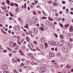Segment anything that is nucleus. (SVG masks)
I'll use <instances>...</instances> for the list:
<instances>
[{"label": "nucleus", "instance_id": "nucleus-15", "mask_svg": "<svg viewBox=\"0 0 73 73\" xmlns=\"http://www.w3.org/2000/svg\"><path fill=\"white\" fill-rule=\"evenodd\" d=\"M40 40H41V42H45V38H41L40 39Z\"/></svg>", "mask_w": 73, "mask_h": 73}, {"label": "nucleus", "instance_id": "nucleus-53", "mask_svg": "<svg viewBox=\"0 0 73 73\" xmlns=\"http://www.w3.org/2000/svg\"><path fill=\"white\" fill-rule=\"evenodd\" d=\"M17 60L18 62H20V59L18 58Z\"/></svg>", "mask_w": 73, "mask_h": 73}, {"label": "nucleus", "instance_id": "nucleus-64", "mask_svg": "<svg viewBox=\"0 0 73 73\" xmlns=\"http://www.w3.org/2000/svg\"><path fill=\"white\" fill-rule=\"evenodd\" d=\"M9 19H10V20H12L13 19H12V18H11V17H10L9 18Z\"/></svg>", "mask_w": 73, "mask_h": 73}, {"label": "nucleus", "instance_id": "nucleus-40", "mask_svg": "<svg viewBox=\"0 0 73 73\" xmlns=\"http://www.w3.org/2000/svg\"><path fill=\"white\" fill-rule=\"evenodd\" d=\"M31 65H34V64H35V62H32L31 63Z\"/></svg>", "mask_w": 73, "mask_h": 73}, {"label": "nucleus", "instance_id": "nucleus-45", "mask_svg": "<svg viewBox=\"0 0 73 73\" xmlns=\"http://www.w3.org/2000/svg\"><path fill=\"white\" fill-rule=\"evenodd\" d=\"M18 20L20 21H21V18H18Z\"/></svg>", "mask_w": 73, "mask_h": 73}, {"label": "nucleus", "instance_id": "nucleus-4", "mask_svg": "<svg viewBox=\"0 0 73 73\" xmlns=\"http://www.w3.org/2000/svg\"><path fill=\"white\" fill-rule=\"evenodd\" d=\"M1 68H3L5 70H7L8 69V66L7 65H2L1 66Z\"/></svg>", "mask_w": 73, "mask_h": 73}, {"label": "nucleus", "instance_id": "nucleus-11", "mask_svg": "<svg viewBox=\"0 0 73 73\" xmlns=\"http://www.w3.org/2000/svg\"><path fill=\"white\" fill-rule=\"evenodd\" d=\"M29 48H30V49H31V50H32L35 51V50H36V49H35V50L32 49L33 48V45L31 46H29Z\"/></svg>", "mask_w": 73, "mask_h": 73}, {"label": "nucleus", "instance_id": "nucleus-26", "mask_svg": "<svg viewBox=\"0 0 73 73\" xmlns=\"http://www.w3.org/2000/svg\"><path fill=\"white\" fill-rule=\"evenodd\" d=\"M15 11L16 12H19V8H17V9Z\"/></svg>", "mask_w": 73, "mask_h": 73}, {"label": "nucleus", "instance_id": "nucleus-52", "mask_svg": "<svg viewBox=\"0 0 73 73\" xmlns=\"http://www.w3.org/2000/svg\"><path fill=\"white\" fill-rule=\"evenodd\" d=\"M55 15L56 16H58V13H56L55 14Z\"/></svg>", "mask_w": 73, "mask_h": 73}, {"label": "nucleus", "instance_id": "nucleus-14", "mask_svg": "<svg viewBox=\"0 0 73 73\" xmlns=\"http://www.w3.org/2000/svg\"><path fill=\"white\" fill-rule=\"evenodd\" d=\"M26 40L27 41V42H29V41H30V39H29V38L28 37V36H27L26 38Z\"/></svg>", "mask_w": 73, "mask_h": 73}, {"label": "nucleus", "instance_id": "nucleus-21", "mask_svg": "<svg viewBox=\"0 0 73 73\" xmlns=\"http://www.w3.org/2000/svg\"><path fill=\"white\" fill-rule=\"evenodd\" d=\"M68 45L69 46V47H70V48H71V47H72V44H71V43H70L68 42Z\"/></svg>", "mask_w": 73, "mask_h": 73}, {"label": "nucleus", "instance_id": "nucleus-16", "mask_svg": "<svg viewBox=\"0 0 73 73\" xmlns=\"http://www.w3.org/2000/svg\"><path fill=\"white\" fill-rule=\"evenodd\" d=\"M60 38L61 39H63L64 38V36L63 35H60Z\"/></svg>", "mask_w": 73, "mask_h": 73}, {"label": "nucleus", "instance_id": "nucleus-54", "mask_svg": "<svg viewBox=\"0 0 73 73\" xmlns=\"http://www.w3.org/2000/svg\"><path fill=\"white\" fill-rule=\"evenodd\" d=\"M21 66H24V64L23 63H22L21 64Z\"/></svg>", "mask_w": 73, "mask_h": 73}, {"label": "nucleus", "instance_id": "nucleus-36", "mask_svg": "<svg viewBox=\"0 0 73 73\" xmlns=\"http://www.w3.org/2000/svg\"><path fill=\"white\" fill-rule=\"evenodd\" d=\"M57 46H60V43H58L56 44Z\"/></svg>", "mask_w": 73, "mask_h": 73}, {"label": "nucleus", "instance_id": "nucleus-41", "mask_svg": "<svg viewBox=\"0 0 73 73\" xmlns=\"http://www.w3.org/2000/svg\"><path fill=\"white\" fill-rule=\"evenodd\" d=\"M25 28H28V25L26 24V26H25Z\"/></svg>", "mask_w": 73, "mask_h": 73}, {"label": "nucleus", "instance_id": "nucleus-33", "mask_svg": "<svg viewBox=\"0 0 73 73\" xmlns=\"http://www.w3.org/2000/svg\"><path fill=\"white\" fill-rule=\"evenodd\" d=\"M32 45H33L31 43H30L29 44V46H31Z\"/></svg>", "mask_w": 73, "mask_h": 73}, {"label": "nucleus", "instance_id": "nucleus-25", "mask_svg": "<svg viewBox=\"0 0 73 73\" xmlns=\"http://www.w3.org/2000/svg\"><path fill=\"white\" fill-rule=\"evenodd\" d=\"M7 4H8V5H9V3H10V1L9 0H7Z\"/></svg>", "mask_w": 73, "mask_h": 73}, {"label": "nucleus", "instance_id": "nucleus-20", "mask_svg": "<svg viewBox=\"0 0 73 73\" xmlns=\"http://www.w3.org/2000/svg\"><path fill=\"white\" fill-rule=\"evenodd\" d=\"M18 58L17 56H15V58L12 59V60H17Z\"/></svg>", "mask_w": 73, "mask_h": 73}, {"label": "nucleus", "instance_id": "nucleus-2", "mask_svg": "<svg viewBox=\"0 0 73 73\" xmlns=\"http://www.w3.org/2000/svg\"><path fill=\"white\" fill-rule=\"evenodd\" d=\"M62 50L65 53H67L68 51V48L66 46H63L61 47Z\"/></svg>", "mask_w": 73, "mask_h": 73}, {"label": "nucleus", "instance_id": "nucleus-44", "mask_svg": "<svg viewBox=\"0 0 73 73\" xmlns=\"http://www.w3.org/2000/svg\"><path fill=\"white\" fill-rule=\"evenodd\" d=\"M70 41L72 42L73 41V39L72 38H70L69 40Z\"/></svg>", "mask_w": 73, "mask_h": 73}, {"label": "nucleus", "instance_id": "nucleus-47", "mask_svg": "<svg viewBox=\"0 0 73 73\" xmlns=\"http://www.w3.org/2000/svg\"><path fill=\"white\" fill-rule=\"evenodd\" d=\"M15 5H16L17 7H18V5L17 3H15Z\"/></svg>", "mask_w": 73, "mask_h": 73}, {"label": "nucleus", "instance_id": "nucleus-23", "mask_svg": "<svg viewBox=\"0 0 73 73\" xmlns=\"http://www.w3.org/2000/svg\"><path fill=\"white\" fill-rule=\"evenodd\" d=\"M69 27V24H67L66 25H65V27L66 28H68Z\"/></svg>", "mask_w": 73, "mask_h": 73}, {"label": "nucleus", "instance_id": "nucleus-55", "mask_svg": "<svg viewBox=\"0 0 73 73\" xmlns=\"http://www.w3.org/2000/svg\"><path fill=\"white\" fill-rule=\"evenodd\" d=\"M35 39H36V40H38V39H39V38L38 37H35Z\"/></svg>", "mask_w": 73, "mask_h": 73}, {"label": "nucleus", "instance_id": "nucleus-10", "mask_svg": "<svg viewBox=\"0 0 73 73\" xmlns=\"http://www.w3.org/2000/svg\"><path fill=\"white\" fill-rule=\"evenodd\" d=\"M69 31L71 32H72V31H73V27L72 26H71L70 28L69 29Z\"/></svg>", "mask_w": 73, "mask_h": 73}, {"label": "nucleus", "instance_id": "nucleus-28", "mask_svg": "<svg viewBox=\"0 0 73 73\" xmlns=\"http://www.w3.org/2000/svg\"><path fill=\"white\" fill-rule=\"evenodd\" d=\"M10 5L11 6H14L15 5H14V3H11V4Z\"/></svg>", "mask_w": 73, "mask_h": 73}, {"label": "nucleus", "instance_id": "nucleus-62", "mask_svg": "<svg viewBox=\"0 0 73 73\" xmlns=\"http://www.w3.org/2000/svg\"><path fill=\"white\" fill-rule=\"evenodd\" d=\"M22 69H20L19 70V71L20 72H22Z\"/></svg>", "mask_w": 73, "mask_h": 73}, {"label": "nucleus", "instance_id": "nucleus-3", "mask_svg": "<svg viewBox=\"0 0 73 73\" xmlns=\"http://www.w3.org/2000/svg\"><path fill=\"white\" fill-rule=\"evenodd\" d=\"M13 29L15 31H19L20 29V27H19V26L18 25L15 26L13 27Z\"/></svg>", "mask_w": 73, "mask_h": 73}, {"label": "nucleus", "instance_id": "nucleus-32", "mask_svg": "<svg viewBox=\"0 0 73 73\" xmlns=\"http://www.w3.org/2000/svg\"><path fill=\"white\" fill-rule=\"evenodd\" d=\"M66 67L67 68H70V66H69V65H67V66H66Z\"/></svg>", "mask_w": 73, "mask_h": 73}, {"label": "nucleus", "instance_id": "nucleus-8", "mask_svg": "<svg viewBox=\"0 0 73 73\" xmlns=\"http://www.w3.org/2000/svg\"><path fill=\"white\" fill-rule=\"evenodd\" d=\"M49 55L50 57H54V54L53 53H50Z\"/></svg>", "mask_w": 73, "mask_h": 73}, {"label": "nucleus", "instance_id": "nucleus-5", "mask_svg": "<svg viewBox=\"0 0 73 73\" xmlns=\"http://www.w3.org/2000/svg\"><path fill=\"white\" fill-rule=\"evenodd\" d=\"M9 44L11 46H13V47H15L16 46V43L15 42L13 43L12 42H10Z\"/></svg>", "mask_w": 73, "mask_h": 73}, {"label": "nucleus", "instance_id": "nucleus-22", "mask_svg": "<svg viewBox=\"0 0 73 73\" xmlns=\"http://www.w3.org/2000/svg\"><path fill=\"white\" fill-rule=\"evenodd\" d=\"M15 49L16 50H18V49H19V45H17L16 47L15 48Z\"/></svg>", "mask_w": 73, "mask_h": 73}, {"label": "nucleus", "instance_id": "nucleus-17", "mask_svg": "<svg viewBox=\"0 0 73 73\" xmlns=\"http://www.w3.org/2000/svg\"><path fill=\"white\" fill-rule=\"evenodd\" d=\"M56 56L58 57H61V54L60 53L57 54H56Z\"/></svg>", "mask_w": 73, "mask_h": 73}, {"label": "nucleus", "instance_id": "nucleus-1", "mask_svg": "<svg viewBox=\"0 0 73 73\" xmlns=\"http://www.w3.org/2000/svg\"><path fill=\"white\" fill-rule=\"evenodd\" d=\"M46 70V67H40L39 68V71L40 73H44Z\"/></svg>", "mask_w": 73, "mask_h": 73}, {"label": "nucleus", "instance_id": "nucleus-58", "mask_svg": "<svg viewBox=\"0 0 73 73\" xmlns=\"http://www.w3.org/2000/svg\"><path fill=\"white\" fill-rule=\"evenodd\" d=\"M51 50H54V48H51Z\"/></svg>", "mask_w": 73, "mask_h": 73}, {"label": "nucleus", "instance_id": "nucleus-27", "mask_svg": "<svg viewBox=\"0 0 73 73\" xmlns=\"http://www.w3.org/2000/svg\"><path fill=\"white\" fill-rule=\"evenodd\" d=\"M45 48H46L48 47V44L46 43H45Z\"/></svg>", "mask_w": 73, "mask_h": 73}, {"label": "nucleus", "instance_id": "nucleus-6", "mask_svg": "<svg viewBox=\"0 0 73 73\" xmlns=\"http://www.w3.org/2000/svg\"><path fill=\"white\" fill-rule=\"evenodd\" d=\"M32 21L33 23H34V24L36 23L37 21V18L32 19Z\"/></svg>", "mask_w": 73, "mask_h": 73}, {"label": "nucleus", "instance_id": "nucleus-31", "mask_svg": "<svg viewBox=\"0 0 73 73\" xmlns=\"http://www.w3.org/2000/svg\"><path fill=\"white\" fill-rule=\"evenodd\" d=\"M62 3L63 4H66V2L65 1H62Z\"/></svg>", "mask_w": 73, "mask_h": 73}, {"label": "nucleus", "instance_id": "nucleus-63", "mask_svg": "<svg viewBox=\"0 0 73 73\" xmlns=\"http://www.w3.org/2000/svg\"><path fill=\"white\" fill-rule=\"evenodd\" d=\"M69 36H72V34L71 33H70L69 34Z\"/></svg>", "mask_w": 73, "mask_h": 73}, {"label": "nucleus", "instance_id": "nucleus-42", "mask_svg": "<svg viewBox=\"0 0 73 73\" xmlns=\"http://www.w3.org/2000/svg\"><path fill=\"white\" fill-rule=\"evenodd\" d=\"M40 54H42V55L44 54V53L43 52H40Z\"/></svg>", "mask_w": 73, "mask_h": 73}, {"label": "nucleus", "instance_id": "nucleus-29", "mask_svg": "<svg viewBox=\"0 0 73 73\" xmlns=\"http://www.w3.org/2000/svg\"><path fill=\"white\" fill-rule=\"evenodd\" d=\"M5 2H3V3H2V5H4V6H5Z\"/></svg>", "mask_w": 73, "mask_h": 73}, {"label": "nucleus", "instance_id": "nucleus-43", "mask_svg": "<svg viewBox=\"0 0 73 73\" xmlns=\"http://www.w3.org/2000/svg\"><path fill=\"white\" fill-rule=\"evenodd\" d=\"M47 3H48V4H51L52 3V2L50 1H48Z\"/></svg>", "mask_w": 73, "mask_h": 73}, {"label": "nucleus", "instance_id": "nucleus-38", "mask_svg": "<svg viewBox=\"0 0 73 73\" xmlns=\"http://www.w3.org/2000/svg\"><path fill=\"white\" fill-rule=\"evenodd\" d=\"M42 19H47V18L46 17H43Z\"/></svg>", "mask_w": 73, "mask_h": 73}, {"label": "nucleus", "instance_id": "nucleus-60", "mask_svg": "<svg viewBox=\"0 0 73 73\" xmlns=\"http://www.w3.org/2000/svg\"><path fill=\"white\" fill-rule=\"evenodd\" d=\"M62 20V21H65V18H63Z\"/></svg>", "mask_w": 73, "mask_h": 73}, {"label": "nucleus", "instance_id": "nucleus-7", "mask_svg": "<svg viewBox=\"0 0 73 73\" xmlns=\"http://www.w3.org/2000/svg\"><path fill=\"white\" fill-rule=\"evenodd\" d=\"M27 23L28 24H29L30 25H32V23H31V20L28 19L27 21Z\"/></svg>", "mask_w": 73, "mask_h": 73}, {"label": "nucleus", "instance_id": "nucleus-59", "mask_svg": "<svg viewBox=\"0 0 73 73\" xmlns=\"http://www.w3.org/2000/svg\"><path fill=\"white\" fill-rule=\"evenodd\" d=\"M54 12H55V13L56 12H57V10H54Z\"/></svg>", "mask_w": 73, "mask_h": 73}, {"label": "nucleus", "instance_id": "nucleus-30", "mask_svg": "<svg viewBox=\"0 0 73 73\" xmlns=\"http://www.w3.org/2000/svg\"><path fill=\"white\" fill-rule=\"evenodd\" d=\"M3 50V49H2V47L1 46L0 47V51L1 52Z\"/></svg>", "mask_w": 73, "mask_h": 73}, {"label": "nucleus", "instance_id": "nucleus-56", "mask_svg": "<svg viewBox=\"0 0 73 73\" xmlns=\"http://www.w3.org/2000/svg\"><path fill=\"white\" fill-rule=\"evenodd\" d=\"M7 50H4V51H3V52H4V53H5L6 52H7Z\"/></svg>", "mask_w": 73, "mask_h": 73}, {"label": "nucleus", "instance_id": "nucleus-34", "mask_svg": "<svg viewBox=\"0 0 73 73\" xmlns=\"http://www.w3.org/2000/svg\"><path fill=\"white\" fill-rule=\"evenodd\" d=\"M46 25H49V22H48V21H47L46 22Z\"/></svg>", "mask_w": 73, "mask_h": 73}, {"label": "nucleus", "instance_id": "nucleus-19", "mask_svg": "<svg viewBox=\"0 0 73 73\" xmlns=\"http://www.w3.org/2000/svg\"><path fill=\"white\" fill-rule=\"evenodd\" d=\"M51 43V45H55V44H54V41H52Z\"/></svg>", "mask_w": 73, "mask_h": 73}, {"label": "nucleus", "instance_id": "nucleus-48", "mask_svg": "<svg viewBox=\"0 0 73 73\" xmlns=\"http://www.w3.org/2000/svg\"><path fill=\"white\" fill-rule=\"evenodd\" d=\"M20 54H21V55H23V54H24V53H23V52H21L20 53Z\"/></svg>", "mask_w": 73, "mask_h": 73}, {"label": "nucleus", "instance_id": "nucleus-50", "mask_svg": "<svg viewBox=\"0 0 73 73\" xmlns=\"http://www.w3.org/2000/svg\"><path fill=\"white\" fill-rule=\"evenodd\" d=\"M14 60V62H17V60Z\"/></svg>", "mask_w": 73, "mask_h": 73}, {"label": "nucleus", "instance_id": "nucleus-51", "mask_svg": "<svg viewBox=\"0 0 73 73\" xmlns=\"http://www.w3.org/2000/svg\"><path fill=\"white\" fill-rule=\"evenodd\" d=\"M54 6H56V5H57V3H54Z\"/></svg>", "mask_w": 73, "mask_h": 73}, {"label": "nucleus", "instance_id": "nucleus-24", "mask_svg": "<svg viewBox=\"0 0 73 73\" xmlns=\"http://www.w3.org/2000/svg\"><path fill=\"white\" fill-rule=\"evenodd\" d=\"M48 19H49V20H50V21H53V19H52L51 18H50V17H48Z\"/></svg>", "mask_w": 73, "mask_h": 73}, {"label": "nucleus", "instance_id": "nucleus-61", "mask_svg": "<svg viewBox=\"0 0 73 73\" xmlns=\"http://www.w3.org/2000/svg\"><path fill=\"white\" fill-rule=\"evenodd\" d=\"M55 51H57V48L56 47L55 48Z\"/></svg>", "mask_w": 73, "mask_h": 73}, {"label": "nucleus", "instance_id": "nucleus-9", "mask_svg": "<svg viewBox=\"0 0 73 73\" xmlns=\"http://www.w3.org/2000/svg\"><path fill=\"white\" fill-rule=\"evenodd\" d=\"M39 28L40 29L41 31H44L45 30V27H44V26H42L41 27H40Z\"/></svg>", "mask_w": 73, "mask_h": 73}, {"label": "nucleus", "instance_id": "nucleus-18", "mask_svg": "<svg viewBox=\"0 0 73 73\" xmlns=\"http://www.w3.org/2000/svg\"><path fill=\"white\" fill-rule=\"evenodd\" d=\"M22 48L24 50L25 49V46L24 45H22Z\"/></svg>", "mask_w": 73, "mask_h": 73}, {"label": "nucleus", "instance_id": "nucleus-46", "mask_svg": "<svg viewBox=\"0 0 73 73\" xmlns=\"http://www.w3.org/2000/svg\"><path fill=\"white\" fill-rule=\"evenodd\" d=\"M17 40H19L20 39V36H17Z\"/></svg>", "mask_w": 73, "mask_h": 73}, {"label": "nucleus", "instance_id": "nucleus-49", "mask_svg": "<svg viewBox=\"0 0 73 73\" xmlns=\"http://www.w3.org/2000/svg\"><path fill=\"white\" fill-rule=\"evenodd\" d=\"M37 13H38V14H40V13H41V12H40V11H37Z\"/></svg>", "mask_w": 73, "mask_h": 73}, {"label": "nucleus", "instance_id": "nucleus-57", "mask_svg": "<svg viewBox=\"0 0 73 73\" xmlns=\"http://www.w3.org/2000/svg\"><path fill=\"white\" fill-rule=\"evenodd\" d=\"M18 44H19V45H21V42H18Z\"/></svg>", "mask_w": 73, "mask_h": 73}, {"label": "nucleus", "instance_id": "nucleus-35", "mask_svg": "<svg viewBox=\"0 0 73 73\" xmlns=\"http://www.w3.org/2000/svg\"><path fill=\"white\" fill-rule=\"evenodd\" d=\"M9 14H10V15L11 16H12V17L13 16V14H11V13H9Z\"/></svg>", "mask_w": 73, "mask_h": 73}, {"label": "nucleus", "instance_id": "nucleus-39", "mask_svg": "<svg viewBox=\"0 0 73 73\" xmlns=\"http://www.w3.org/2000/svg\"><path fill=\"white\" fill-rule=\"evenodd\" d=\"M63 73H66V71L65 70H64L63 71Z\"/></svg>", "mask_w": 73, "mask_h": 73}, {"label": "nucleus", "instance_id": "nucleus-12", "mask_svg": "<svg viewBox=\"0 0 73 73\" xmlns=\"http://www.w3.org/2000/svg\"><path fill=\"white\" fill-rule=\"evenodd\" d=\"M34 32L35 33L37 34V33H38V30H37V29H34Z\"/></svg>", "mask_w": 73, "mask_h": 73}, {"label": "nucleus", "instance_id": "nucleus-13", "mask_svg": "<svg viewBox=\"0 0 73 73\" xmlns=\"http://www.w3.org/2000/svg\"><path fill=\"white\" fill-rule=\"evenodd\" d=\"M29 56H30L32 58H34V56H33V54H31L29 55Z\"/></svg>", "mask_w": 73, "mask_h": 73}, {"label": "nucleus", "instance_id": "nucleus-37", "mask_svg": "<svg viewBox=\"0 0 73 73\" xmlns=\"http://www.w3.org/2000/svg\"><path fill=\"white\" fill-rule=\"evenodd\" d=\"M26 62L27 64H28V65H29V62H28V61H26Z\"/></svg>", "mask_w": 73, "mask_h": 73}]
</instances>
